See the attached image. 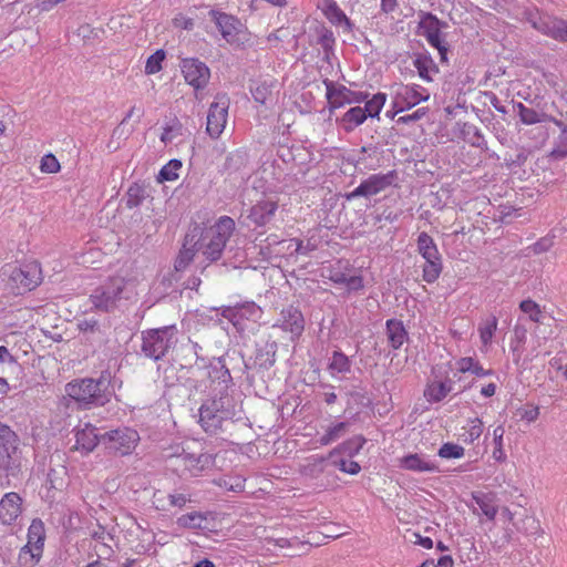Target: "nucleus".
Listing matches in <instances>:
<instances>
[{"label":"nucleus","mask_w":567,"mask_h":567,"mask_svg":"<svg viewBox=\"0 0 567 567\" xmlns=\"http://www.w3.org/2000/svg\"><path fill=\"white\" fill-rule=\"evenodd\" d=\"M401 467L413 472H439V466L430 461H426L419 454H408L401 458Z\"/></svg>","instance_id":"obj_28"},{"label":"nucleus","mask_w":567,"mask_h":567,"mask_svg":"<svg viewBox=\"0 0 567 567\" xmlns=\"http://www.w3.org/2000/svg\"><path fill=\"white\" fill-rule=\"evenodd\" d=\"M19 435L6 423L0 422V454L19 453Z\"/></svg>","instance_id":"obj_29"},{"label":"nucleus","mask_w":567,"mask_h":567,"mask_svg":"<svg viewBox=\"0 0 567 567\" xmlns=\"http://www.w3.org/2000/svg\"><path fill=\"white\" fill-rule=\"evenodd\" d=\"M140 441L137 431L131 427H122L102 433V444L120 455L131 454Z\"/></svg>","instance_id":"obj_9"},{"label":"nucleus","mask_w":567,"mask_h":567,"mask_svg":"<svg viewBox=\"0 0 567 567\" xmlns=\"http://www.w3.org/2000/svg\"><path fill=\"white\" fill-rule=\"evenodd\" d=\"M348 422H339L333 426H330L327 432L320 437L319 442L321 445H329L332 442L340 439L348 431Z\"/></svg>","instance_id":"obj_47"},{"label":"nucleus","mask_w":567,"mask_h":567,"mask_svg":"<svg viewBox=\"0 0 567 567\" xmlns=\"http://www.w3.org/2000/svg\"><path fill=\"white\" fill-rule=\"evenodd\" d=\"M464 132L467 135H472V137L470 138V142L473 146L482 147V148L486 146V141L484 138V135L482 134V132L480 131V128L477 126L465 125Z\"/></svg>","instance_id":"obj_58"},{"label":"nucleus","mask_w":567,"mask_h":567,"mask_svg":"<svg viewBox=\"0 0 567 567\" xmlns=\"http://www.w3.org/2000/svg\"><path fill=\"white\" fill-rule=\"evenodd\" d=\"M457 370L462 373L470 372L476 377L493 375L494 370L484 369L480 362L472 357H463L456 361Z\"/></svg>","instance_id":"obj_37"},{"label":"nucleus","mask_w":567,"mask_h":567,"mask_svg":"<svg viewBox=\"0 0 567 567\" xmlns=\"http://www.w3.org/2000/svg\"><path fill=\"white\" fill-rule=\"evenodd\" d=\"M367 113H364L361 106H354L349 109L340 120V124L344 132L351 133L358 126L364 123L367 120Z\"/></svg>","instance_id":"obj_30"},{"label":"nucleus","mask_w":567,"mask_h":567,"mask_svg":"<svg viewBox=\"0 0 567 567\" xmlns=\"http://www.w3.org/2000/svg\"><path fill=\"white\" fill-rule=\"evenodd\" d=\"M236 414L234 396L228 391H218L200 404L198 423L206 434L216 435L223 431L224 423L233 421Z\"/></svg>","instance_id":"obj_2"},{"label":"nucleus","mask_w":567,"mask_h":567,"mask_svg":"<svg viewBox=\"0 0 567 567\" xmlns=\"http://www.w3.org/2000/svg\"><path fill=\"white\" fill-rule=\"evenodd\" d=\"M447 23L441 21L436 16L431 12H421L419 29L421 34L426 39L429 44L439 51L442 62L447 61L449 44L442 37V29L446 28Z\"/></svg>","instance_id":"obj_7"},{"label":"nucleus","mask_w":567,"mask_h":567,"mask_svg":"<svg viewBox=\"0 0 567 567\" xmlns=\"http://www.w3.org/2000/svg\"><path fill=\"white\" fill-rule=\"evenodd\" d=\"M266 543L268 545H272L275 547H279V548H287V549H291V553L289 554H286V556H296V555H300V551L301 549L306 548L308 546V543L307 542H301L299 540L297 537H292V538H286V537H279V538H275V537H267L266 539Z\"/></svg>","instance_id":"obj_34"},{"label":"nucleus","mask_w":567,"mask_h":567,"mask_svg":"<svg viewBox=\"0 0 567 567\" xmlns=\"http://www.w3.org/2000/svg\"><path fill=\"white\" fill-rule=\"evenodd\" d=\"M195 257V250L193 248H186L185 246L183 249H181L175 264L174 268L176 271H183L193 260Z\"/></svg>","instance_id":"obj_54"},{"label":"nucleus","mask_w":567,"mask_h":567,"mask_svg":"<svg viewBox=\"0 0 567 567\" xmlns=\"http://www.w3.org/2000/svg\"><path fill=\"white\" fill-rule=\"evenodd\" d=\"M417 251L425 259L423 280L433 284L442 272V260L436 244L425 231H422L417 237Z\"/></svg>","instance_id":"obj_8"},{"label":"nucleus","mask_w":567,"mask_h":567,"mask_svg":"<svg viewBox=\"0 0 567 567\" xmlns=\"http://www.w3.org/2000/svg\"><path fill=\"white\" fill-rule=\"evenodd\" d=\"M21 474L19 453L0 454V487L9 488L11 477L18 478Z\"/></svg>","instance_id":"obj_23"},{"label":"nucleus","mask_w":567,"mask_h":567,"mask_svg":"<svg viewBox=\"0 0 567 567\" xmlns=\"http://www.w3.org/2000/svg\"><path fill=\"white\" fill-rule=\"evenodd\" d=\"M90 535L94 540H97L103 545L105 551H112V548L105 543L106 539H112V536L105 530L103 526L99 525L97 529L92 530Z\"/></svg>","instance_id":"obj_62"},{"label":"nucleus","mask_w":567,"mask_h":567,"mask_svg":"<svg viewBox=\"0 0 567 567\" xmlns=\"http://www.w3.org/2000/svg\"><path fill=\"white\" fill-rule=\"evenodd\" d=\"M22 513V498L16 492L6 493L0 499V523L10 526Z\"/></svg>","instance_id":"obj_21"},{"label":"nucleus","mask_w":567,"mask_h":567,"mask_svg":"<svg viewBox=\"0 0 567 567\" xmlns=\"http://www.w3.org/2000/svg\"><path fill=\"white\" fill-rule=\"evenodd\" d=\"M185 128L183 124L174 117L169 123L166 124L161 135V141L165 144L173 143L175 140L185 135Z\"/></svg>","instance_id":"obj_43"},{"label":"nucleus","mask_w":567,"mask_h":567,"mask_svg":"<svg viewBox=\"0 0 567 567\" xmlns=\"http://www.w3.org/2000/svg\"><path fill=\"white\" fill-rule=\"evenodd\" d=\"M262 310L255 302H243L223 310V317L228 319L238 331L248 329L247 322L256 323L261 319Z\"/></svg>","instance_id":"obj_13"},{"label":"nucleus","mask_w":567,"mask_h":567,"mask_svg":"<svg viewBox=\"0 0 567 567\" xmlns=\"http://www.w3.org/2000/svg\"><path fill=\"white\" fill-rule=\"evenodd\" d=\"M251 94L254 100L259 104H266L271 91L269 90V86L266 84L257 85L256 87L251 89Z\"/></svg>","instance_id":"obj_61"},{"label":"nucleus","mask_w":567,"mask_h":567,"mask_svg":"<svg viewBox=\"0 0 567 567\" xmlns=\"http://www.w3.org/2000/svg\"><path fill=\"white\" fill-rule=\"evenodd\" d=\"M323 84L326 86V99L331 113L346 104L362 103L369 97V93L367 92L352 91L342 84L337 85L329 79H324Z\"/></svg>","instance_id":"obj_11"},{"label":"nucleus","mask_w":567,"mask_h":567,"mask_svg":"<svg viewBox=\"0 0 567 567\" xmlns=\"http://www.w3.org/2000/svg\"><path fill=\"white\" fill-rule=\"evenodd\" d=\"M278 210V202L261 199L254 204L247 212V220L256 228L269 225Z\"/></svg>","instance_id":"obj_18"},{"label":"nucleus","mask_w":567,"mask_h":567,"mask_svg":"<svg viewBox=\"0 0 567 567\" xmlns=\"http://www.w3.org/2000/svg\"><path fill=\"white\" fill-rule=\"evenodd\" d=\"M229 104V97L226 94H218L216 101L210 104L207 114L206 132L212 138H218L225 130Z\"/></svg>","instance_id":"obj_14"},{"label":"nucleus","mask_w":567,"mask_h":567,"mask_svg":"<svg viewBox=\"0 0 567 567\" xmlns=\"http://www.w3.org/2000/svg\"><path fill=\"white\" fill-rule=\"evenodd\" d=\"M10 279L17 284L18 288L24 291H31L41 282V269L37 262H29L19 268H14Z\"/></svg>","instance_id":"obj_19"},{"label":"nucleus","mask_w":567,"mask_h":567,"mask_svg":"<svg viewBox=\"0 0 567 567\" xmlns=\"http://www.w3.org/2000/svg\"><path fill=\"white\" fill-rule=\"evenodd\" d=\"M28 543L21 548L20 557L29 554L33 563H38L42 556L45 542V527L40 518L32 519L28 528Z\"/></svg>","instance_id":"obj_16"},{"label":"nucleus","mask_w":567,"mask_h":567,"mask_svg":"<svg viewBox=\"0 0 567 567\" xmlns=\"http://www.w3.org/2000/svg\"><path fill=\"white\" fill-rule=\"evenodd\" d=\"M202 350L203 348L197 342L192 341L182 347V351L185 353L184 359L189 367H192L193 361H204Z\"/></svg>","instance_id":"obj_48"},{"label":"nucleus","mask_w":567,"mask_h":567,"mask_svg":"<svg viewBox=\"0 0 567 567\" xmlns=\"http://www.w3.org/2000/svg\"><path fill=\"white\" fill-rule=\"evenodd\" d=\"M274 327L291 334V340L298 339L305 330V317L298 307L292 305L284 308L280 318Z\"/></svg>","instance_id":"obj_17"},{"label":"nucleus","mask_w":567,"mask_h":567,"mask_svg":"<svg viewBox=\"0 0 567 567\" xmlns=\"http://www.w3.org/2000/svg\"><path fill=\"white\" fill-rule=\"evenodd\" d=\"M165 60L164 50L159 49L150 55L145 64L146 74H155L162 70V63Z\"/></svg>","instance_id":"obj_50"},{"label":"nucleus","mask_w":567,"mask_h":567,"mask_svg":"<svg viewBox=\"0 0 567 567\" xmlns=\"http://www.w3.org/2000/svg\"><path fill=\"white\" fill-rule=\"evenodd\" d=\"M190 502V495L186 493H172L165 495L162 491L153 494V504L159 511H169L172 507L182 508Z\"/></svg>","instance_id":"obj_25"},{"label":"nucleus","mask_w":567,"mask_h":567,"mask_svg":"<svg viewBox=\"0 0 567 567\" xmlns=\"http://www.w3.org/2000/svg\"><path fill=\"white\" fill-rule=\"evenodd\" d=\"M553 123L560 128V134L556 140V144L550 156L555 159H561L567 156V123L556 117L553 118Z\"/></svg>","instance_id":"obj_38"},{"label":"nucleus","mask_w":567,"mask_h":567,"mask_svg":"<svg viewBox=\"0 0 567 567\" xmlns=\"http://www.w3.org/2000/svg\"><path fill=\"white\" fill-rule=\"evenodd\" d=\"M534 28L556 41L567 42V20L545 16L534 22Z\"/></svg>","instance_id":"obj_20"},{"label":"nucleus","mask_w":567,"mask_h":567,"mask_svg":"<svg viewBox=\"0 0 567 567\" xmlns=\"http://www.w3.org/2000/svg\"><path fill=\"white\" fill-rule=\"evenodd\" d=\"M40 168L43 173H56L60 171V163L53 154H47L41 159Z\"/></svg>","instance_id":"obj_60"},{"label":"nucleus","mask_w":567,"mask_h":567,"mask_svg":"<svg viewBox=\"0 0 567 567\" xmlns=\"http://www.w3.org/2000/svg\"><path fill=\"white\" fill-rule=\"evenodd\" d=\"M332 458L333 457H329V455H312L309 458H307V462L301 466L300 472L305 476L316 478L324 472L327 461Z\"/></svg>","instance_id":"obj_36"},{"label":"nucleus","mask_w":567,"mask_h":567,"mask_svg":"<svg viewBox=\"0 0 567 567\" xmlns=\"http://www.w3.org/2000/svg\"><path fill=\"white\" fill-rule=\"evenodd\" d=\"M181 70L185 81L196 91L204 89L210 79L209 68L195 58H185L181 61Z\"/></svg>","instance_id":"obj_15"},{"label":"nucleus","mask_w":567,"mask_h":567,"mask_svg":"<svg viewBox=\"0 0 567 567\" xmlns=\"http://www.w3.org/2000/svg\"><path fill=\"white\" fill-rule=\"evenodd\" d=\"M111 378L110 371H102L96 379H76L65 385V392L82 409L104 406L113 395Z\"/></svg>","instance_id":"obj_1"},{"label":"nucleus","mask_w":567,"mask_h":567,"mask_svg":"<svg viewBox=\"0 0 567 567\" xmlns=\"http://www.w3.org/2000/svg\"><path fill=\"white\" fill-rule=\"evenodd\" d=\"M497 318L495 316L488 317L478 326V332L482 343L486 347L491 344L493 336L497 330Z\"/></svg>","instance_id":"obj_46"},{"label":"nucleus","mask_w":567,"mask_h":567,"mask_svg":"<svg viewBox=\"0 0 567 567\" xmlns=\"http://www.w3.org/2000/svg\"><path fill=\"white\" fill-rule=\"evenodd\" d=\"M178 341V330L175 324L148 329L142 332L141 352L154 361L163 359Z\"/></svg>","instance_id":"obj_4"},{"label":"nucleus","mask_w":567,"mask_h":567,"mask_svg":"<svg viewBox=\"0 0 567 567\" xmlns=\"http://www.w3.org/2000/svg\"><path fill=\"white\" fill-rule=\"evenodd\" d=\"M430 94L420 85L395 84L392 86V107L396 112H404L427 101Z\"/></svg>","instance_id":"obj_12"},{"label":"nucleus","mask_w":567,"mask_h":567,"mask_svg":"<svg viewBox=\"0 0 567 567\" xmlns=\"http://www.w3.org/2000/svg\"><path fill=\"white\" fill-rule=\"evenodd\" d=\"M465 450L463 446L455 443H444L439 449V456L442 458H461L464 456Z\"/></svg>","instance_id":"obj_51"},{"label":"nucleus","mask_w":567,"mask_h":567,"mask_svg":"<svg viewBox=\"0 0 567 567\" xmlns=\"http://www.w3.org/2000/svg\"><path fill=\"white\" fill-rule=\"evenodd\" d=\"M214 463V457L208 453H199L196 456V467L195 472H202L203 470L212 466Z\"/></svg>","instance_id":"obj_63"},{"label":"nucleus","mask_w":567,"mask_h":567,"mask_svg":"<svg viewBox=\"0 0 567 567\" xmlns=\"http://www.w3.org/2000/svg\"><path fill=\"white\" fill-rule=\"evenodd\" d=\"M398 178L395 171H390L385 174H372L368 178L363 179L358 187L352 192L344 195L347 200H353L359 197H371L385 190L392 186Z\"/></svg>","instance_id":"obj_10"},{"label":"nucleus","mask_w":567,"mask_h":567,"mask_svg":"<svg viewBox=\"0 0 567 567\" xmlns=\"http://www.w3.org/2000/svg\"><path fill=\"white\" fill-rule=\"evenodd\" d=\"M332 464L338 467L341 472L355 475L361 471V466L355 461H348L344 458L333 460Z\"/></svg>","instance_id":"obj_59"},{"label":"nucleus","mask_w":567,"mask_h":567,"mask_svg":"<svg viewBox=\"0 0 567 567\" xmlns=\"http://www.w3.org/2000/svg\"><path fill=\"white\" fill-rule=\"evenodd\" d=\"M208 378L213 383L218 382V384L223 385V389L219 391H227L233 382V378L223 357L216 358L209 363Z\"/></svg>","instance_id":"obj_26"},{"label":"nucleus","mask_w":567,"mask_h":567,"mask_svg":"<svg viewBox=\"0 0 567 567\" xmlns=\"http://www.w3.org/2000/svg\"><path fill=\"white\" fill-rule=\"evenodd\" d=\"M365 439L362 435L353 436L343 443H341L339 446L333 449L329 453V457H334L336 454H346L350 457L357 455L363 445L365 444Z\"/></svg>","instance_id":"obj_35"},{"label":"nucleus","mask_w":567,"mask_h":567,"mask_svg":"<svg viewBox=\"0 0 567 567\" xmlns=\"http://www.w3.org/2000/svg\"><path fill=\"white\" fill-rule=\"evenodd\" d=\"M145 197V187L137 183L132 184L126 192V207L130 209L138 207Z\"/></svg>","instance_id":"obj_45"},{"label":"nucleus","mask_w":567,"mask_h":567,"mask_svg":"<svg viewBox=\"0 0 567 567\" xmlns=\"http://www.w3.org/2000/svg\"><path fill=\"white\" fill-rule=\"evenodd\" d=\"M328 371L332 377L339 373H349L351 371V361L343 352L333 351L329 359Z\"/></svg>","instance_id":"obj_39"},{"label":"nucleus","mask_w":567,"mask_h":567,"mask_svg":"<svg viewBox=\"0 0 567 567\" xmlns=\"http://www.w3.org/2000/svg\"><path fill=\"white\" fill-rule=\"evenodd\" d=\"M364 102L365 105L362 109L364 113H367V117H379V114L386 102V94L379 92L374 94L370 100L367 99Z\"/></svg>","instance_id":"obj_44"},{"label":"nucleus","mask_w":567,"mask_h":567,"mask_svg":"<svg viewBox=\"0 0 567 567\" xmlns=\"http://www.w3.org/2000/svg\"><path fill=\"white\" fill-rule=\"evenodd\" d=\"M208 16L223 39L231 47L244 48L249 42V32L237 17L216 9H212Z\"/></svg>","instance_id":"obj_5"},{"label":"nucleus","mask_w":567,"mask_h":567,"mask_svg":"<svg viewBox=\"0 0 567 567\" xmlns=\"http://www.w3.org/2000/svg\"><path fill=\"white\" fill-rule=\"evenodd\" d=\"M476 504L488 519L493 520L497 514V507L493 504L492 499L487 495L474 496Z\"/></svg>","instance_id":"obj_52"},{"label":"nucleus","mask_w":567,"mask_h":567,"mask_svg":"<svg viewBox=\"0 0 567 567\" xmlns=\"http://www.w3.org/2000/svg\"><path fill=\"white\" fill-rule=\"evenodd\" d=\"M182 168V162L179 159H171L159 171V181H175L178 177L177 171Z\"/></svg>","instance_id":"obj_49"},{"label":"nucleus","mask_w":567,"mask_h":567,"mask_svg":"<svg viewBox=\"0 0 567 567\" xmlns=\"http://www.w3.org/2000/svg\"><path fill=\"white\" fill-rule=\"evenodd\" d=\"M518 115L520 121L526 125H533L543 122H553V116L547 115L544 112H538L532 107L526 106L523 103H517Z\"/></svg>","instance_id":"obj_33"},{"label":"nucleus","mask_w":567,"mask_h":567,"mask_svg":"<svg viewBox=\"0 0 567 567\" xmlns=\"http://www.w3.org/2000/svg\"><path fill=\"white\" fill-rule=\"evenodd\" d=\"M483 433V422L478 417H474L468 421V427L466 430V439L465 442L473 443L476 441Z\"/></svg>","instance_id":"obj_56"},{"label":"nucleus","mask_w":567,"mask_h":567,"mask_svg":"<svg viewBox=\"0 0 567 567\" xmlns=\"http://www.w3.org/2000/svg\"><path fill=\"white\" fill-rule=\"evenodd\" d=\"M386 337L393 349H400L408 340V332L401 320L389 319L385 322Z\"/></svg>","instance_id":"obj_27"},{"label":"nucleus","mask_w":567,"mask_h":567,"mask_svg":"<svg viewBox=\"0 0 567 567\" xmlns=\"http://www.w3.org/2000/svg\"><path fill=\"white\" fill-rule=\"evenodd\" d=\"M78 328L82 333L87 334V340H96L99 342L105 341L106 331L95 319L80 320Z\"/></svg>","instance_id":"obj_32"},{"label":"nucleus","mask_w":567,"mask_h":567,"mask_svg":"<svg viewBox=\"0 0 567 567\" xmlns=\"http://www.w3.org/2000/svg\"><path fill=\"white\" fill-rule=\"evenodd\" d=\"M248 163V153L244 150H236L226 157L224 167L229 173H236L246 167Z\"/></svg>","instance_id":"obj_41"},{"label":"nucleus","mask_w":567,"mask_h":567,"mask_svg":"<svg viewBox=\"0 0 567 567\" xmlns=\"http://www.w3.org/2000/svg\"><path fill=\"white\" fill-rule=\"evenodd\" d=\"M519 308L523 312L527 313L529 316V319L534 322H538L539 321V318H540V309H539V306L530 300V299H527V300H523L519 305Z\"/></svg>","instance_id":"obj_57"},{"label":"nucleus","mask_w":567,"mask_h":567,"mask_svg":"<svg viewBox=\"0 0 567 567\" xmlns=\"http://www.w3.org/2000/svg\"><path fill=\"white\" fill-rule=\"evenodd\" d=\"M426 114V110L424 107H421V109H417L415 112H413L412 114H408V115H403V116H400L398 120H396V123L398 124H410V123H414L419 120H421L424 115Z\"/></svg>","instance_id":"obj_64"},{"label":"nucleus","mask_w":567,"mask_h":567,"mask_svg":"<svg viewBox=\"0 0 567 567\" xmlns=\"http://www.w3.org/2000/svg\"><path fill=\"white\" fill-rule=\"evenodd\" d=\"M413 65L416 69L419 76L426 82H432V75L439 73L437 65L427 54H419L414 59Z\"/></svg>","instance_id":"obj_31"},{"label":"nucleus","mask_w":567,"mask_h":567,"mask_svg":"<svg viewBox=\"0 0 567 567\" xmlns=\"http://www.w3.org/2000/svg\"><path fill=\"white\" fill-rule=\"evenodd\" d=\"M327 16L333 23L340 24L344 22L349 29L352 27L351 21L347 18L344 12L338 7L336 2L329 3L327 9Z\"/></svg>","instance_id":"obj_53"},{"label":"nucleus","mask_w":567,"mask_h":567,"mask_svg":"<svg viewBox=\"0 0 567 567\" xmlns=\"http://www.w3.org/2000/svg\"><path fill=\"white\" fill-rule=\"evenodd\" d=\"M277 349L278 343L271 339L257 343L254 364L260 370L271 369L276 363Z\"/></svg>","instance_id":"obj_24"},{"label":"nucleus","mask_w":567,"mask_h":567,"mask_svg":"<svg viewBox=\"0 0 567 567\" xmlns=\"http://www.w3.org/2000/svg\"><path fill=\"white\" fill-rule=\"evenodd\" d=\"M207 517L205 514L200 512H190L187 514H184L177 518V525L184 528H190V529H202L206 526L204 523L206 522Z\"/></svg>","instance_id":"obj_42"},{"label":"nucleus","mask_w":567,"mask_h":567,"mask_svg":"<svg viewBox=\"0 0 567 567\" xmlns=\"http://www.w3.org/2000/svg\"><path fill=\"white\" fill-rule=\"evenodd\" d=\"M99 443H102V434L99 433V429L91 423H85L83 427L76 430L74 450L86 455L91 453Z\"/></svg>","instance_id":"obj_22"},{"label":"nucleus","mask_w":567,"mask_h":567,"mask_svg":"<svg viewBox=\"0 0 567 567\" xmlns=\"http://www.w3.org/2000/svg\"><path fill=\"white\" fill-rule=\"evenodd\" d=\"M235 228V220L231 217H219L215 225L200 237L197 243L198 250L210 262L219 260Z\"/></svg>","instance_id":"obj_3"},{"label":"nucleus","mask_w":567,"mask_h":567,"mask_svg":"<svg viewBox=\"0 0 567 567\" xmlns=\"http://www.w3.org/2000/svg\"><path fill=\"white\" fill-rule=\"evenodd\" d=\"M125 286L126 281L124 278L114 277L95 288L90 295L93 308L104 312L114 310L122 299Z\"/></svg>","instance_id":"obj_6"},{"label":"nucleus","mask_w":567,"mask_h":567,"mask_svg":"<svg viewBox=\"0 0 567 567\" xmlns=\"http://www.w3.org/2000/svg\"><path fill=\"white\" fill-rule=\"evenodd\" d=\"M318 34V43L322 47V49L328 52L332 49L334 44V37L331 30L326 28L324 25H319L317 28Z\"/></svg>","instance_id":"obj_55"},{"label":"nucleus","mask_w":567,"mask_h":567,"mask_svg":"<svg viewBox=\"0 0 567 567\" xmlns=\"http://www.w3.org/2000/svg\"><path fill=\"white\" fill-rule=\"evenodd\" d=\"M454 382L445 380L442 382H434L425 390V396L429 401L441 402L453 390Z\"/></svg>","instance_id":"obj_40"}]
</instances>
